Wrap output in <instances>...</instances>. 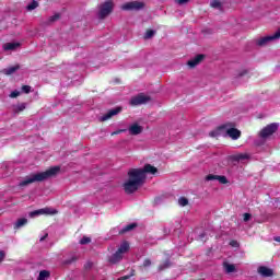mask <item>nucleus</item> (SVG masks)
<instances>
[{
	"instance_id": "nucleus-1",
	"label": "nucleus",
	"mask_w": 280,
	"mask_h": 280,
	"mask_svg": "<svg viewBox=\"0 0 280 280\" xmlns=\"http://www.w3.org/2000/svg\"><path fill=\"white\" fill-rule=\"evenodd\" d=\"M159 170L151 165L145 164L143 168H131L128 171V178L124 183L122 187L127 194H135L145 183L147 174H156Z\"/></svg>"
},
{
	"instance_id": "nucleus-2",
	"label": "nucleus",
	"mask_w": 280,
	"mask_h": 280,
	"mask_svg": "<svg viewBox=\"0 0 280 280\" xmlns=\"http://www.w3.org/2000/svg\"><path fill=\"white\" fill-rule=\"evenodd\" d=\"M58 172H60V166H54L48 168L45 172L30 175L20 183V187H27V185H32V183H43V180H48V178H54V176H56Z\"/></svg>"
},
{
	"instance_id": "nucleus-3",
	"label": "nucleus",
	"mask_w": 280,
	"mask_h": 280,
	"mask_svg": "<svg viewBox=\"0 0 280 280\" xmlns=\"http://www.w3.org/2000/svg\"><path fill=\"white\" fill-rule=\"evenodd\" d=\"M210 137H230L233 141H237L242 137V131L236 129L233 124H225L212 130Z\"/></svg>"
},
{
	"instance_id": "nucleus-4",
	"label": "nucleus",
	"mask_w": 280,
	"mask_h": 280,
	"mask_svg": "<svg viewBox=\"0 0 280 280\" xmlns=\"http://www.w3.org/2000/svg\"><path fill=\"white\" fill-rule=\"evenodd\" d=\"M128 250H130V244H128V242H122L116 253L108 258L109 264H119Z\"/></svg>"
},
{
	"instance_id": "nucleus-5",
	"label": "nucleus",
	"mask_w": 280,
	"mask_h": 280,
	"mask_svg": "<svg viewBox=\"0 0 280 280\" xmlns=\"http://www.w3.org/2000/svg\"><path fill=\"white\" fill-rule=\"evenodd\" d=\"M277 130H279V124L272 122L260 130L259 137L262 141H266L267 139H270V137H272V133Z\"/></svg>"
},
{
	"instance_id": "nucleus-6",
	"label": "nucleus",
	"mask_w": 280,
	"mask_h": 280,
	"mask_svg": "<svg viewBox=\"0 0 280 280\" xmlns=\"http://www.w3.org/2000/svg\"><path fill=\"white\" fill-rule=\"evenodd\" d=\"M280 38V28L271 34V35H267L265 37H260L256 40V45H258V47H266V45H270V43H275L276 40H279Z\"/></svg>"
},
{
	"instance_id": "nucleus-7",
	"label": "nucleus",
	"mask_w": 280,
	"mask_h": 280,
	"mask_svg": "<svg viewBox=\"0 0 280 280\" xmlns=\"http://www.w3.org/2000/svg\"><path fill=\"white\" fill-rule=\"evenodd\" d=\"M115 4L113 1H106L98 7V19H106L113 12Z\"/></svg>"
},
{
	"instance_id": "nucleus-8",
	"label": "nucleus",
	"mask_w": 280,
	"mask_h": 280,
	"mask_svg": "<svg viewBox=\"0 0 280 280\" xmlns=\"http://www.w3.org/2000/svg\"><path fill=\"white\" fill-rule=\"evenodd\" d=\"M58 213V210L54 209V208H43L39 210H35L30 212V218H36V215H56Z\"/></svg>"
},
{
	"instance_id": "nucleus-9",
	"label": "nucleus",
	"mask_w": 280,
	"mask_h": 280,
	"mask_svg": "<svg viewBox=\"0 0 280 280\" xmlns=\"http://www.w3.org/2000/svg\"><path fill=\"white\" fill-rule=\"evenodd\" d=\"M144 5L145 4L141 1H131L122 4L121 10H125V11L143 10Z\"/></svg>"
},
{
	"instance_id": "nucleus-10",
	"label": "nucleus",
	"mask_w": 280,
	"mask_h": 280,
	"mask_svg": "<svg viewBox=\"0 0 280 280\" xmlns=\"http://www.w3.org/2000/svg\"><path fill=\"white\" fill-rule=\"evenodd\" d=\"M150 96L145 94H139L130 100L131 106H141V104H148Z\"/></svg>"
},
{
	"instance_id": "nucleus-11",
	"label": "nucleus",
	"mask_w": 280,
	"mask_h": 280,
	"mask_svg": "<svg viewBox=\"0 0 280 280\" xmlns=\"http://www.w3.org/2000/svg\"><path fill=\"white\" fill-rule=\"evenodd\" d=\"M206 180H218L221 185H226L229 183L226 176L213 174H209L208 176H206Z\"/></svg>"
},
{
	"instance_id": "nucleus-12",
	"label": "nucleus",
	"mask_w": 280,
	"mask_h": 280,
	"mask_svg": "<svg viewBox=\"0 0 280 280\" xmlns=\"http://www.w3.org/2000/svg\"><path fill=\"white\" fill-rule=\"evenodd\" d=\"M121 113V107H116L114 109H110L107 114H105L102 118L101 121H108L112 117H115V115H119Z\"/></svg>"
},
{
	"instance_id": "nucleus-13",
	"label": "nucleus",
	"mask_w": 280,
	"mask_h": 280,
	"mask_svg": "<svg viewBox=\"0 0 280 280\" xmlns=\"http://www.w3.org/2000/svg\"><path fill=\"white\" fill-rule=\"evenodd\" d=\"M21 47V43L14 42V43H5L2 46V49L4 51H16Z\"/></svg>"
},
{
	"instance_id": "nucleus-14",
	"label": "nucleus",
	"mask_w": 280,
	"mask_h": 280,
	"mask_svg": "<svg viewBox=\"0 0 280 280\" xmlns=\"http://www.w3.org/2000/svg\"><path fill=\"white\" fill-rule=\"evenodd\" d=\"M128 130H129V133L132 136L141 135V132H143V126L136 122V124H132Z\"/></svg>"
},
{
	"instance_id": "nucleus-15",
	"label": "nucleus",
	"mask_w": 280,
	"mask_h": 280,
	"mask_svg": "<svg viewBox=\"0 0 280 280\" xmlns=\"http://www.w3.org/2000/svg\"><path fill=\"white\" fill-rule=\"evenodd\" d=\"M205 59L203 55H198L195 58L190 59L187 65L188 67H190V69H194V67H198V65H200V62H202V60Z\"/></svg>"
},
{
	"instance_id": "nucleus-16",
	"label": "nucleus",
	"mask_w": 280,
	"mask_h": 280,
	"mask_svg": "<svg viewBox=\"0 0 280 280\" xmlns=\"http://www.w3.org/2000/svg\"><path fill=\"white\" fill-rule=\"evenodd\" d=\"M205 59L203 55H198L195 58L190 59L187 65L188 67H190V69H194V67H198V65H200V62H202V60Z\"/></svg>"
},
{
	"instance_id": "nucleus-17",
	"label": "nucleus",
	"mask_w": 280,
	"mask_h": 280,
	"mask_svg": "<svg viewBox=\"0 0 280 280\" xmlns=\"http://www.w3.org/2000/svg\"><path fill=\"white\" fill-rule=\"evenodd\" d=\"M223 270H224L225 275H231L233 272H237V268L235 267V265H233L229 261L223 262Z\"/></svg>"
},
{
	"instance_id": "nucleus-18",
	"label": "nucleus",
	"mask_w": 280,
	"mask_h": 280,
	"mask_svg": "<svg viewBox=\"0 0 280 280\" xmlns=\"http://www.w3.org/2000/svg\"><path fill=\"white\" fill-rule=\"evenodd\" d=\"M258 275H260L261 277H272L275 272L272 271V269L261 266L258 268Z\"/></svg>"
},
{
	"instance_id": "nucleus-19",
	"label": "nucleus",
	"mask_w": 280,
	"mask_h": 280,
	"mask_svg": "<svg viewBox=\"0 0 280 280\" xmlns=\"http://www.w3.org/2000/svg\"><path fill=\"white\" fill-rule=\"evenodd\" d=\"M16 71H19V66H12L2 70V73H4V75H12V73H16Z\"/></svg>"
},
{
	"instance_id": "nucleus-20",
	"label": "nucleus",
	"mask_w": 280,
	"mask_h": 280,
	"mask_svg": "<svg viewBox=\"0 0 280 280\" xmlns=\"http://www.w3.org/2000/svg\"><path fill=\"white\" fill-rule=\"evenodd\" d=\"M26 106L27 105L25 103L18 104V105L13 106V112L15 114L23 113V110H25Z\"/></svg>"
},
{
	"instance_id": "nucleus-21",
	"label": "nucleus",
	"mask_w": 280,
	"mask_h": 280,
	"mask_svg": "<svg viewBox=\"0 0 280 280\" xmlns=\"http://www.w3.org/2000/svg\"><path fill=\"white\" fill-rule=\"evenodd\" d=\"M36 8H38V1L36 0H33L26 5V10H28V12H32V10H36Z\"/></svg>"
},
{
	"instance_id": "nucleus-22",
	"label": "nucleus",
	"mask_w": 280,
	"mask_h": 280,
	"mask_svg": "<svg viewBox=\"0 0 280 280\" xmlns=\"http://www.w3.org/2000/svg\"><path fill=\"white\" fill-rule=\"evenodd\" d=\"M25 224H27V219H19L14 224V229H21V226H25Z\"/></svg>"
},
{
	"instance_id": "nucleus-23",
	"label": "nucleus",
	"mask_w": 280,
	"mask_h": 280,
	"mask_svg": "<svg viewBox=\"0 0 280 280\" xmlns=\"http://www.w3.org/2000/svg\"><path fill=\"white\" fill-rule=\"evenodd\" d=\"M132 229H137V223H130L126 225L120 233H128V231H132Z\"/></svg>"
},
{
	"instance_id": "nucleus-24",
	"label": "nucleus",
	"mask_w": 280,
	"mask_h": 280,
	"mask_svg": "<svg viewBox=\"0 0 280 280\" xmlns=\"http://www.w3.org/2000/svg\"><path fill=\"white\" fill-rule=\"evenodd\" d=\"M178 205H179V207H187L189 205V200L185 197H180L178 199Z\"/></svg>"
},
{
	"instance_id": "nucleus-25",
	"label": "nucleus",
	"mask_w": 280,
	"mask_h": 280,
	"mask_svg": "<svg viewBox=\"0 0 280 280\" xmlns=\"http://www.w3.org/2000/svg\"><path fill=\"white\" fill-rule=\"evenodd\" d=\"M211 8H217L218 10H222V2H220V0H213L210 3Z\"/></svg>"
},
{
	"instance_id": "nucleus-26",
	"label": "nucleus",
	"mask_w": 280,
	"mask_h": 280,
	"mask_svg": "<svg viewBox=\"0 0 280 280\" xmlns=\"http://www.w3.org/2000/svg\"><path fill=\"white\" fill-rule=\"evenodd\" d=\"M60 19V14L59 13H56L55 15H51L49 19H48V23H56V21H58Z\"/></svg>"
},
{
	"instance_id": "nucleus-27",
	"label": "nucleus",
	"mask_w": 280,
	"mask_h": 280,
	"mask_svg": "<svg viewBox=\"0 0 280 280\" xmlns=\"http://www.w3.org/2000/svg\"><path fill=\"white\" fill-rule=\"evenodd\" d=\"M154 34H156V32H154L152 30L147 31L144 34V38L148 40L149 38H152V36H154Z\"/></svg>"
},
{
	"instance_id": "nucleus-28",
	"label": "nucleus",
	"mask_w": 280,
	"mask_h": 280,
	"mask_svg": "<svg viewBox=\"0 0 280 280\" xmlns=\"http://www.w3.org/2000/svg\"><path fill=\"white\" fill-rule=\"evenodd\" d=\"M80 244L81 245L91 244V237L84 236L83 238L80 240Z\"/></svg>"
},
{
	"instance_id": "nucleus-29",
	"label": "nucleus",
	"mask_w": 280,
	"mask_h": 280,
	"mask_svg": "<svg viewBox=\"0 0 280 280\" xmlns=\"http://www.w3.org/2000/svg\"><path fill=\"white\" fill-rule=\"evenodd\" d=\"M236 159H237L238 161H244V160L248 159V154H246V153H241V154H238V155L236 156Z\"/></svg>"
},
{
	"instance_id": "nucleus-30",
	"label": "nucleus",
	"mask_w": 280,
	"mask_h": 280,
	"mask_svg": "<svg viewBox=\"0 0 280 280\" xmlns=\"http://www.w3.org/2000/svg\"><path fill=\"white\" fill-rule=\"evenodd\" d=\"M165 268H170V260H166L163 265L159 267L160 270H165Z\"/></svg>"
},
{
	"instance_id": "nucleus-31",
	"label": "nucleus",
	"mask_w": 280,
	"mask_h": 280,
	"mask_svg": "<svg viewBox=\"0 0 280 280\" xmlns=\"http://www.w3.org/2000/svg\"><path fill=\"white\" fill-rule=\"evenodd\" d=\"M22 91H23V93H30V92L32 91V86H30V85H23V86H22Z\"/></svg>"
},
{
	"instance_id": "nucleus-32",
	"label": "nucleus",
	"mask_w": 280,
	"mask_h": 280,
	"mask_svg": "<svg viewBox=\"0 0 280 280\" xmlns=\"http://www.w3.org/2000/svg\"><path fill=\"white\" fill-rule=\"evenodd\" d=\"M21 95V92H19V91H13V92H11V94L9 95V97H12V98H14V97H19Z\"/></svg>"
},
{
	"instance_id": "nucleus-33",
	"label": "nucleus",
	"mask_w": 280,
	"mask_h": 280,
	"mask_svg": "<svg viewBox=\"0 0 280 280\" xmlns=\"http://www.w3.org/2000/svg\"><path fill=\"white\" fill-rule=\"evenodd\" d=\"M5 260V252L0 249V264Z\"/></svg>"
},
{
	"instance_id": "nucleus-34",
	"label": "nucleus",
	"mask_w": 280,
	"mask_h": 280,
	"mask_svg": "<svg viewBox=\"0 0 280 280\" xmlns=\"http://www.w3.org/2000/svg\"><path fill=\"white\" fill-rule=\"evenodd\" d=\"M121 132H126V129H118V130L112 132V137H115V135H121Z\"/></svg>"
},
{
	"instance_id": "nucleus-35",
	"label": "nucleus",
	"mask_w": 280,
	"mask_h": 280,
	"mask_svg": "<svg viewBox=\"0 0 280 280\" xmlns=\"http://www.w3.org/2000/svg\"><path fill=\"white\" fill-rule=\"evenodd\" d=\"M143 266H144V268H148V267L152 266V261L150 259H145L143 261Z\"/></svg>"
},
{
	"instance_id": "nucleus-36",
	"label": "nucleus",
	"mask_w": 280,
	"mask_h": 280,
	"mask_svg": "<svg viewBox=\"0 0 280 280\" xmlns=\"http://www.w3.org/2000/svg\"><path fill=\"white\" fill-rule=\"evenodd\" d=\"M243 220H244V222H248V220H250V213H244Z\"/></svg>"
},
{
	"instance_id": "nucleus-37",
	"label": "nucleus",
	"mask_w": 280,
	"mask_h": 280,
	"mask_svg": "<svg viewBox=\"0 0 280 280\" xmlns=\"http://www.w3.org/2000/svg\"><path fill=\"white\" fill-rule=\"evenodd\" d=\"M248 73L246 70H241L237 74L236 78H242V75H246Z\"/></svg>"
},
{
	"instance_id": "nucleus-38",
	"label": "nucleus",
	"mask_w": 280,
	"mask_h": 280,
	"mask_svg": "<svg viewBox=\"0 0 280 280\" xmlns=\"http://www.w3.org/2000/svg\"><path fill=\"white\" fill-rule=\"evenodd\" d=\"M189 0H176V3H178V5H185V3H188Z\"/></svg>"
},
{
	"instance_id": "nucleus-39",
	"label": "nucleus",
	"mask_w": 280,
	"mask_h": 280,
	"mask_svg": "<svg viewBox=\"0 0 280 280\" xmlns=\"http://www.w3.org/2000/svg\"><path fill=\"white\" fill-rule=\"evenodd\" d=\"M49 234H44L40 238H39V242H45V240H47Z\"/></svg>"
},
{
	"instance_id": "nucleus-40",
	"label": "nucleus",
	"mask_w": 280,
	"mask_h": 280,
	"mask_svg": "<svg viewBox=\"0 0 280 280\" xmlns=\"http://www.w3.org/2000/svg\"><path fill=\"white\" fill-rule=\"evenodd\" d=\"M127 279H130V276H125V277L118 278V280H127Z\"/></svg>"
},
{
	"instance_id": "nucleus-41",
	"label": "nucleus",
	"mask_w": 280,
	"mask_h": 280,
	"mask_svg": "<svg viewBox=\"0 0 280 280\" xmlns=\"http://www.w3.org/2000/svg\"><path fill=\"white\" fill-rule=\"evenodd\" d=\"M231 246H237L236 242H231Z\"/></svg>"
},
{
	"instance_id": "nucleus-42",
	"label": "nucleus",
	"mask_w": 280,
	"mask_h": 280,
	"mask_svg": "<svg viewBox=\"0 0 280 280\" xmlns=\"http://www.w3.org/2000/svg\"><path fill=\"white\" fill-rule=\"evenodd\" d=\"M275 242H280V236L275 237Z\"/></svg>"
},
{
	"instance_id": "nucleus-43",
	"label": "nucleus",
	"mask_w": 280,
	"mask_h": 280,
	"mask_svg": "<svg viewBox=\"0 0 280 280\" xmlns=\"http://www.w3.org/2000/svg\"><path fill=\"white\" fill-rule=\"evenodd\" d=\"M75 259H78V257L72 258V260L68 261V264H71V261H75Z\"/></svg>"
},
{
	"instance_id": "nucleus-44",
	"label": "nucleus",
	"mask_w": 280,
	"mask_h": 280,
	"mask_svg": "<svg viewBox=\"0 0 280 280\" xmlns=\"http://www.w3.org/2000/svg\"><path fill=\"white\" fill-rule=\"evenodd\" d=\"M200 237H201V240H202V237H205V233H203V234H201V235H200Z\"/></svg>"
}]
</instances>
